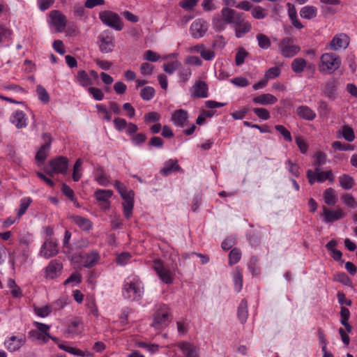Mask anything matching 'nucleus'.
<instances>
[{"label": "nucleus", "instance_id": "nucleus-1", "mask_svg": "<svg viewBox=\"0 0 357 357\" xmlns=\"http://www.w3.org/2000/svg\"><path fill=\"white\" fill-rule=\"evenodd\" d=\"M144 293V283L138 275L132 274L125 278L122 287V296L126 300L139 301Z\"/></svg>", "mask_w": 357, "mask_h": 357}, {"label": "nucleus", "instance_id": "nucleus-2", "mask_svg": "<svg viewBox=\"0 0 357 357\" xmlns=\"http://www.w3.org/2000/svg\"><path fill=\"white\" fill-rule=\"evenodd\" d=\"M114 186L123 199L122 206L123 215L127 220H129L132 216L134 208L135 192L132 190H128L126 186L118 180L115 181Z\"/></svg>", "mask_w": 357, "mask_h": 357}, {"label": "nucleus", "instance_id": "nucleus-3", "mask_svg": "<svg viewBox=\"0 0 357 357\" xmlns=\"http://www.w3.org/2000/svg\"><path fill=\"white\" fill-rule=\"evenodd\" d=\"M341 59L334 53H324L320 57L319 70L323 74H331L341 66Z\"/></svg>", "mask_w": 357, "mask_h": 357}, {"label": "nucleus", "instance_id": "nucleus-4", "mask_svg": "<svg viewBox=\"0 0 357 357\" xmlns=\"http://www.w3.org/2000/svg\"><path fill=\"white\" fill-rule=\"evenodd\" d=\"M170 317L169 307L165 303H158L155 305L153 321L151 326L156 329H161L168 324Z\"/></svg>", "mask_w": 357, "mask_h": 357}, {"label": "nucleus", "instance_id": "nucleus-5", "mask_svg": "<svg viewBox=\"0 0 357 357\" xmlns=\"http://www.w3.org/2000/svg\"><path fill=\"white\" fill-rule=\"evenodd\" d=\"M306 177L310 185H312L315 183H323L326 181L331 183L335 181V176L331 169L322 171L321 168H314V171L307 169Z\"/></svg>", "mask_w": 357, "mask_h": 357}, {"label": "nucleus", "instance_id": "nucleus-6", "mask_svg": "<svg viewBox=\"0 0 357 357\" xmlns=\"http://www.w3.org/2000/svg\"><path fill=\"white\" fill-rule=\"evenodd\" d=\"M48 166L51 171H47V174L50 176L54 174H66L68 172L69 166V160L65 156H57L49 161Z\"/></svg>", "mask_w": 357, "mask_h": 357}, {"label": "nucleus", "instance_id": "nucleus-7", "mask_svg": "<svg viewBox=\"0 0 357 357\" xmlns=\"http://www.w3.org/2000/svg\"><path fill=\"white\" fill-rule=\"evenodd\" d=\"M59 251L58 241L55 238H45L42 244L39 255L45 259H50L56 256Z\"/></svg>", "mask_w": 357, "mask_h": 357}, {"label": "nucleus", "instance_id": "nucleus-8", "mask_svg": "<svg viewBox=\"0 0 357 357\" xmlns=\"http://www.w3.org/2000/svg\"><path fill=\"white\" fill-rule=\"evenodd\" d=\"M29 249L20 248H15L13 251L8 253V264L13 271L15 270V266L19 264L22 265L25 264L29 258Z\"/></svg>", "mask_w": 357, "mask_h": 357}, {"label": "nucleus", "instance_id": "nucleus-9", "mask_svg": "<svg viewBox=\"0 0 357 357\" xmlns=\"http://www.w3.org/2000/svg\"><path fill=\"white\" fill-rule=\"evenodd\" d=\"M98 44L102 53H110L115 47L114 37L109 30L104 31L98 37Z\"/></svg>", "mask_w": 357, "mask_h": 357}, {"label": "nucleus", "instance_id": "nucleus-10", "mask_svg": "<svg viewBox=\"0 0 357 357\" xmlns=\"http://www.w3.org/2000/svg\"><path fill=\"white\" fill-rule=\"evenodd\" d=\"M294 39L290 37L284 38L279 43V48L282 55L284 57H293L300 51V47L295 45Z\"/></svg>", "mask_w": 357, "mask_h": 357}, {"label": "nucleus", "instance_id": "nucleus-11", "mask_svg": "<svg viewBox=\"0 0 357 357\" xmlns=\"http://www.w3.org/2000/svg\"><path fill=\"white\" fill-rule=\"evenodd\" d=\"M153 268L162 282L167 284L173 283L174 280L171 271L164 266V263L161 259L153 260Z\"/></svg>", "mask_w": 357, "mask_h": 357}, {"label": "nucleus", "instance_id": "nucleus-12", "mask_svg": "<svg viewBox=\"0 0 357 357\" xmlns=\"http://www.w3.org/2000/svg\"><path fill=\"white\" fill-rule=\"evenodd\" d=\"M62 270V263L58 259H52L45 268V278L47 280L56 279L61 274Z\"/></svg>", "mask_w": 357, "mask_h": 357}, {"label": "nucleus", "instance_id": "nucleus-13", "mask_svg": "<svg viewBox=\"0 0 357 357\" xmlns=\"http://www.w3.org/2000/svg\"><path fill=\"white\" fill-rule=\"evenodd\" d=\"M322 211V221L325 223H333L344 218L346 216V214L340 208H337L335 210H331L326 206H323Z\"/></svg>", "mask_w": 357, "mask_h": 357}, {"label": "nucleus", "instance_id": "nucleus-14", "mask_svg": "<svg viewBox=\"0 0 357 357\" xmlns=\"http://www.w3.org/2000/svg\"><path fill=\"white\" fill-rule=\"evenodd\" d=\"M44 143L40 146L36 154V160L38 162H44L47 158L48 151L50 149L52 138L49 133H43Z\"/></svg>", "mask_w": 357, "mask_h": 357}, {"label": "nucleus", "instance_id": "nucleus-15", "mask_svg": "<svg viewBox=\"0 0 357 357\" xmlns=\"http://www.w3.org/2000/svg\"><path fill=\"white\" fill-rule=\"evenodd\" d=\"M79 257L82 262V266L87 268L94 267L100 259L99 253L95 250L90 252H82Z\"/></svg>", "mask_w": 357, "mask_h": 357}, {"label": "nucleus", "instance_id": "nucleus-16", "mask_svg": "<svg viewBox=\"0 0 357 357\" xmlns=\"http://www.w3.org/2000/svg\"><path fill=\"white\" fill-rule=\"evenodd\" d=\"M175 172H184V170L178 164L176 159H169L165 161L163 167L160 170V174L164 176H169Z\"/></svg>", "mask_w": 357, "mask_h": 357}, {"label": "nucleus", "instance_id": "nucleus-17", "mask_svg": "<svg viewBox=\"0 0 357 357\" xmlns=\"http://www.w3.org/2000/svg\"><path fill=\"white\" fill-rule=\"evenodd\" d=\"M10 121L17 129L26 128L28 125V118L22 110H16L13 112L10 117Z\"/></svg>", "mask_w": 357, "mask_h": 357}, {"label": "nucleus", "instance_id": "nucleus-18", "mask_svg": "<svg viewBox=\"0 0 357 357\" xmlns=\"http://www.w3.org/2000/svg\"><path fill=\"white\" fill-rule=\"evenodd\" d=\"M349 44V37L344 33H339L333 38L329 45L331 50L336 51L342 48L346 49Z\"/></svg>", "mask_w": 357, "mask_h": 357}, {"label": "nucleus", "instance_id": "nucleus-19", "mask_svg": "<svg viewBox=\"0 0 357 357\" xmlns=\"http://www.w3.org/2000/svg\"><path fill=\"white\" fill-rule=\"evenodd\" d=\"M13 31L3 24H0V48L7 47L12 43Z\"/></svg>", "mask_w": 357, "mask_h": 357}, {"label": "nucleus", "instance_id": "nucleus-20", "mask_svg": "<svg viewBox=\"0 0 357 357\" xmlns=\"http://www.w3.org/2000/svg\"><path fill=\"white\" fill-rule=\"evenodd\" d=\"M25 342L26 337L24 335H13L6 340L5 344L10 351H15L24 344Z\"/></svg>", "mask_w": 357, "mask_h": 357}, {"label": "nucleus", "instance_id": "nucleus-21", "mask_svg": "<svg viewBox=\"0 0 357 357\" xmlns=\"http://www.w3.org/2000/svg\"><path fill=\"white\" fill-rule=\"evenodd\" d=\"M188 119V114L187 111L179 109L174 112L172 114L171 120L176 127L183 128L186 125V121Z\"/></svg>", "mask_w": 357, "mask_h": 357}, {"label": "nucleus", "instance_id": "nucleus-22", "mask_svg": "<svg viewBox=\"0 0 357 357\" xmlns=\"http://www.w3.org/2000/svg\"><path fill=\"white\" fill-rule=\"evenodd\" d=\"M194 91L192 96L198 98H205L208 96V86L204 81H197L193 85Z\"/></svg>", "mask_w": 357, "mask_h": 357}, {"label": "nucleus", "instance_id": "nucleus-23", "mask_svg": "<svg viewBox=\"0 0 357 357\" xmlns=\"http://www.w3.org/2000/svg\"><path fill=\"white\" fill-rule=\"evenodd\" d=\"M69 218L82 231H88L93 227L91 221L87 218L77 215H72Z\"/></svg>", "mask_w": 357, "mask_h": 357}, {"label": "nucleus", "instance_id": "nucleus-24", "mask_svg": "<svg viewBox=\"0 0 357 357\" xmlns=\"http://www.w3.org/2000/svg\"><path fill=\"white\" fill-rule=\"evenodd\" d=\"M183 357H199L198 351L195 346L187 342H181L178 344Z\"/></svg>", "mask_w": 357, "mask_h": 357}, {"label": "nucleus", "instance_id": "nucleus-25", "mask_svg": "<svg viewBox=\"0 0 357 357\" xmlns=\"http://www.w3.org/2000/svg\"><path fill=\"white\" fill-rule=\"evenodd\" d=\"M337 245V241L335 239H332L326 244L325 247L326 250L330 252V255L334 261L344 262L342 252L335 248Z\"/></svg>", "mask_w": 357, "mask_h": 357}, {"label": "nucleus", "instance_id": "nucleus-26", "mask_svg": "<svg viewBox=\"0 0 357 357\" xmlns=\"http://www.w3.org/2000/svg\"><path fill=\"white\" fill-rule=\"evenodd\" d=\"M337 81L332 79L328 81L324 88V95L330 100H335L337 97Z\"/></svg>", "mask_w": 357, "mask_h": 357}, {"label": "nucleus", "instance_id": "nucleus-27", "mask_svg": "<svg viewBox=\"0 0 357 357\" xmlns=\"http://www.w3.org/2000/svg\"><path fill=\"white\" fill-rule=\"evenodd\" d=\"M208 29V24H191L190 32L195 39L203 37Z\"/></svg>", "mask_w": 357, "mask_h": 357}, {"label": "nucleus", "instance_id": "nucleus-28", "mask_svg": "<svg viewBox=\"0 0 357 357\" xmlns=\"http://www.w3.org/2000/svg\"><path fill=\"white\" fill-rule=\"evenodd\" d=\"M278 98L271 93H263L252 98V102L261 105H273L276 103Z\"/></svg>", "mask_w": 357, "mask_h": 357}, {"label": "nucleus", "instance_id": "nucleus-29", "mask_svg": "<svg viewBox=\"0 0 357 357\" xmlns=\"http://www.w3.org/2000/svg\"><path fill=\"white\" fill-rule=\"evenodd\" d=\"M237 317L239 321L244 324L248 317V302L247 300L243 298L241 301L237 308Z\"/></svg>", "mask_w": 357, "mask_h": 357}, {"label": "nucleus", "instance_id": "nucleus-30", "mask_svg": "<svg viewBox=\"0 0 357 357\" xmlns=\"http://www.w3.org/2000/svg\"><path fill=\"white\" fill-rule=\"evenodd\" d=\"M297 114L307 121H312L316 118V113L308 106L301 105L296 109Z\"/></svg>", "mask_w": 357, "mask_h": 357}, {"label": "nucleus", "instance_id": "nucleus-31", "mask_svg": "<svg viewBox=\"0 0 357 357\" xmlns=\"http://www.w3.org/2000/svg\"><path fill=\"white\" fill-rule=\"evenodd\" d=\"M222 15L225 22H240V13L234 10L225 8L222 10Z\"/></svg>", "mask_w": 357, "mask_h": 357}, {"label": "nucleus", "instance_id": "nucleus-32", "mask_svg": "<svg viewBox=\"0 0 357 357\" xmlns=\"http://www.w3.org/2000/svg\"><path fill=\"white\" fill-rule=\"evenodd\" d=\"M112 195L113 192L111 190L98 189L94 192V196L98 202H102L107 204L105 208H109L110 204L109 199Z\"/></svg>", "mask_w": 357, "mask_h": 357}, {"label": "nucleus", "instance_id": "nucleus-33", "mask_svg": "<svg viewBox=\"0 0 357 357\" xmlns=\"http://www.w3.org/2000/svg\"><path fill=\"white\" fill-rule=\"evenodd\" d=\"M234 290L239 293L243 288V273L242 269L239 266L235 268L232 274Z\"/></svg>", "mask_w": 357, "mask_h": 357}, {"label": "nucleus", "instance_id": "nucleus-34", "mask_svg": "<svg viewBox=\"0 0 357 357\" xmlns=\"http://www.w3.org/2000/svg\"><path fill=\"white\" fill-rule=\"evenodd\" d=\"M75 82L82 87H87L93 84L92 79L84 70H79L75 77Z\"/></svg>", "mask_w": 357, "mask_h": 357}, {"label": "nucleus", "instance_id": "nucleus-35", "mask_svg": "<svg viewBox=\"0 0 357 357\" xmlns=\"http://www.w3.org/2000/svg\"><path fill=\"white\" fill-rule=\"evenodd\" d=\"M312 158L314 159L312 165L314 167V168H321V166H323L324 165L327 163V162H328L326 153H325L322 151H316L313 154Z\"/></svg>", "mask_w": 357, "mask_h": 357}, {"label": "nucleus", "instance_id": "nucleus-36", "mask_svg": "<svg viewBox=\"0 0 357 357\" xmlns=\"http://www.w3.org/2000/svg\"><path fill=\"white\" fill-rule=\"evenodd\" d=\"M340 186L344 190H349L351 189L354 184V178L347 174H343L339 176Z\"/></svg>", "mask_w": 357, "mask_h": 357}, {"label": "nucleus", "instance_id": "nucleus-37", "mask_svg": "<svg viewBox=\"0 0 357 357\" xmlns=\"http://www.w3.org/2000/svg\"><path fill=\"white\" fill-rule=\"evenodd\" d=\"M317 9L313 6H305L300 10V15L303 19L312 20L317 16Z\"/></svg>", "mask_w": 357, "mask_h": 357}, {"label": "nucleus", "instance_id": "nucleus-38", "mask_svg": "<svg viewBox=\"0 0 357 357\" xmlns=\"http://www.w3.org/2000/svg\"><path fill=\"white\" fill-rule=\"evenodd\" d=\"M99 15L102 22H120L118 14L112 11L105 10L100 12Z\"/></svg>", "mask_w": 357, "mask_h": 357}, {"label": "nucleus", "instance_id": "nucleus-39", "mask_svg": "<svg viewBox=\"0 0 357 357\" xmlns=\"http://www.w3.org/2000/svg\"><path fill=\"white\" fill-rule=\"evenodd\" d=\"M33 326L45 338L44 339V343H47L51 338V335L50 334V326L38 321H34Z\"/></svg>", "mask_w": 357, "mask_h": 357}, {"label": "nucleus", "instance_id": "nucleus-40", "mask_svg": "<svg viewBox=\"0 0 357 357\" xmlns=\"http://www.w3.org/2000/svg\"><path fill=\"white\" fill-rule=\"evenodd\" d=\"M236 37L242 38L251 30L250 24H234Z\"/></svg>", "mask_w": 357, "mask_h": 357}, {"label": "nucleus", "instance_id": "nucleus-41", "mask_svg": "<svg viewBox=\"0 0 357 357\" xmlns=\"http://www.w3.org/2000/svg\"><path fill=\"white\" fill-rule=\"evenodd\" d=\"M33 200L29 197H25L20 199V207L17 211V216L20 219L26 211Z\"/></svg>", "mask_w": 357, "mask_h": 357}, {"label": "nucleus", "instance_id": "nucleus-42", "mask_svg": "<svg viewBox=\"0 0 357 357\" xmlns=\"http://www.w3.org/2000/svg\"><path fill=\"white\" fill-rule=\"evenodd\" d=\"M307 66L306 61L303 58H296L291 62V67L295 73H302Z\"/></svg>", "mask_w": 357, "mask_h": 357}, {"label": "nucleus", "instance_id": "nucleus-43", "mask_svg": "<svg viewBox=\"0 0 357 357\" xmlns=\"http://www.w3.org/2000/svg\"><path fill=\"white\" fill-rule=\"evenodd\" d=\"M58 347L74 356H82V350L76 347H71L66 341H61L59 343Z\"/></svg>", "mask_w": 357, "mask_h": 357}, {"label": "nucleus", "instance_id": "nucleus-44", "mask_svg": "<svg viewBox=\"0 0 357 357\" xmlns=\"http://www.w3.org/2000/svg\"><path fill=\"white\" fill-rule=\"evenodd\" d=\"M58 347L74 356H82V350L76 347H71L66 341H61L59 343Z\"/></svg>", "mask_w": 357, "mask_h": 357}, {"label": "nucleus", "instance_id": "nucleus-45", "mask_svg": "<svg viewBox=\"0 0 357 357\" xmlns=\"http://www.w3.org/2000/svg\"><path fill=\"white\" fill-rule=\"evenodd\" d=\"M324 202L328 206H333L336 204L337 197L335 194V190L331 188H327L324 192Z\"/></svg>", "mask_w": 357, "mask_h": 357}, {"label": "nucleus", "instance_id": "nucleus-46", "mask_svg": "<svg viewBox=\"0 0 357 357\" xmlns=\"http://www.w3.org/2000/svg\"><path fill=\"white\" fill-rule=\"evenodd\" d=\"M284 165L289 174L296 178L300 176V167L298 164L293 162L290 159H288L285 161Z\"/></svg>", "mask_w": 357, "mask_h": 357}, {"label": "nucleus", "instance_id": "nucleus-47", "mask_svg": "<svg viewBox=\"0 0 357 357\" xmlns=\"http://www.w3.org/2000/svg\"><path fill=\"white\" fill-rule=\"evenodd\" d=\"M61 192L66 197H68L71 202H73L74 204L78 206L77 200V198L75 197V192L69 185H68L66 183H62Z\"/></svg>", "mask_w": 357, "mask_h": 357}, {"label": "nucleus", "instance_id": "nucleus-48", "mask_svg": "<svg viewBox=\"0 0 357 357\" xmlns=\"http://www.w3.org/2000/svg\"><path fill=\"white\" fill-rule=\"evenodd\" d=\"M331 146L335 151H351L354 150V146L353 144L342 143L340 141H334Z\"/></svg>", "mask_w": 357, "mask_h": 357}, {"label": "nucleus", "instance_id": "nucleus-49", "mask_svg": "<svg viewBox=\"0 0 357 357\" xmlns=\"http://www.w3.org/2000/svg\"><path fill=\"white\" fill-rule=\"evenodd\" d=\"M82 161L81 159H77L73 166V180L75 182H77L80 180L82 177Z\"/></svg>", "mask_w": 357, "mask_h": 357}, {"label": "nucleus", "instance_id": "nucleus-50", "mask_svg": "<svg viewBox=\"0 0 357 357\" xmlns=\"http://www.w3.org/2000/svg\"><path fill=\"white\" fill-rule=\"evenodd\" d=\"M155 94V89L152 86H145L141 89L140 96L146 101L151 100Z\"/></svg>", "mask_w": 357, "mask_h": 357}, {"label": "nucleus", "instance_id": "nucleus-51", "mask_svg": "<svg viewBox=\"0 0 357 357\" xmlns=\"http://www.w3.org/2000/svg\"><path fill=\"white\" fill-rule=\"evenodd\" d=\"M342 202L350 208H355L357 206V202L351 194L345 193L341 196Z\"/></svg>", "mask_w": 357, "mask_h": 357}, {"label": "nucleus", "instance_id": "nucleus-52", "mask_svg": "<svg viewBox=\"0 0 357 357\" xmlns=\"http://www.w3.org/2000/svg\"><path fill=\"white\" fill-rule=\"evenodd\" d=\"M342 135L343 138L349 142H351L355 139L354 129L349 126H344L342 127Z\"/></svg>", "mask_w": 357, "mask_h": 357}, {"label": "nucleus", "instance_id": "nucleus-53", "mask_svg": "<svg viewBox=\"0 0 357 357\" xmlns=\"http://www.w3.org/2000/svg\"><path fill=\"white\" fill-rule=\"evenodd\" d=\"M241 258V252L238 248H233L229 255V264L232 266L237 264Z\"/></svg>", "mask_w": 357, "mask_h": 357}, {"label": "nucleus", "instance_id": "nucleus-54", "mask_svg": "<svg viewBox=\"0 0 357 357\" xmlns=\"http://www.w3.org/2000/svg\"><path fill=\"white\" fill-rule=\"evenodd\" d=\"M335 280L348 287H352L353 283L350 278L344 272H339L335 277Z\"/></svg>", "mask_w": 357, "mask_h": 357}, {"label": "nucleus", "instance_id": "nucleus-55", "mask_svg": "<svg viewBox=\"0 0 357 357\" xmlns=\"http://www.w3.org/2000/svg\"><path fill=\"white\" fill-rule=\"evenodd\" d=\"M196 48L204 60L211 61L215 58V54L214 52L211 50H206L203 45L201 47L197 46Z\"/></svg>", "mask_w": 357, "mask_h": 357}, {"label": "nucleus", "instance_id": "nucleus-56", "mask_svg": "<svg viewBox=\"0 0 357 357\" xmlns=\"http://www.w3.org/2000/svg\"><path fill=\"white\" fill-rule=\"evenodd\" d=\"M36 93L38 99L43 103H47L50 101V96L47 90L41 85H38L36 87Z\"/></svg>", "mask_w": 357, "mask_h": 357}, {"label": "nucleus", "instance_id": "nucleus-57", "mask_svg": "<svg viewBox=\"0 0 357 357\" xmlns=\"http://www.w3.org/2000/svg\"><path fill=\"white\" fill-rule=\"evenodd\" d=\"M147 137L144 133L139 132L130 137L132 144L135 146H141L146 140Z\"/></svg>", "mask_w": 357, "mask_h": 357}, {"label": "nucleus", "instance_id": "nucleus-58", "mask_svg": "<svg viewBox=\"0 0 357 357\" xmlns=\"http://www.w3.org/2000/svg\"><path fill=\"white\" fill-rule=\"evenodd\" d=\"M259 46L263 50H267L271 46V40L268 36L264 34L259 33L257 36Z\"/></svg>", "mask_w": 357, "mask_h": 357}, {"label": "nucleus", "instance_id": "nucleus-59", "mask_svg": "<svg viewBox=\"0 0 357 357\" xmlns=\"http://www.w3.org/2000/svg\"><path fill=\"white\" fill-rule=\"evenodd\" d=\"M160 114L156 112H150L144 114V121L146 124L158 122L160 119Z\"/></svg>", "mask_w": 357, "mask_h": 357}, {"label": "nucleus", "instance_id": "nucleus-60", "mask_svg": "<svg viewBox=\"0 0 357 357\" xmlns=\"http://www.w3.org/2000/svg\"><path fill=\"white\" fill-rule=\"evenodd\" d=\"M132 255L128 252H123L116 257V262L118 265L126 266L130 260Z\"/></svg>", "mask_w": 357, "mask_h": 357}, {"label": "nucleus", "instance_id": "nucleus-61", "mask_svg": "<svg viewBox=\"0 0 357 357\" xmlns=\"http://www.w3.org/2000/svg\"><path fill=\"white\" fill-rule=\"evenodd\" d=\"M281 70L279 67L275 66L268 68L264 74V78L267 80L273 79L280 76Z\"/></svg>", "mask_w": 357, "mask_h": 357}, {"label": "nucleus", "instance_id": "nucleus-62", "mask_svg": "<svg viewBox=\"0 0 357 357\" xmlns=\"http://www.w3.org/2000/svg\"><path fill=\"white\" fill-rule=\"evenodd\" d=\"M248 55V53L243 48H239L236 53L235 62L238 66H241L244 62L245 59Z\"/></svg>", "mask_w": 357, "mask_h": 357}, {"label": "nucleus", "instance_id": "nucleus-63", "mask_svg": "<svg viewBox=\"0 0 357 357\" xmlns=\"http://www.w3.org/2000/svg\"><path fill=\"white\" fill-rule=\"evenodd\" d=\"M252 111L258 118L263 121H266L271 117L269 112L264 107H255L253 108Z\"/></svg>", "mask_w": 357, "mask_h": 357}, {"label": "nucleus", "instance_id": "nucleus-64", "mask_svg": "<svg viewBox=\"0 0 357 357\" xmlns=\"http://www.w3.org/2000/svg\"><path fill=\"white\" fill-rule=\"evenodd\" d=\"M163 146L164 140L161 137L157 136L152 137L148 143V146L149 149L155 147L156 149H160L163 148Z\"/></svg>", "mask_w": 357, "mask_h": 357}]
</instances>
